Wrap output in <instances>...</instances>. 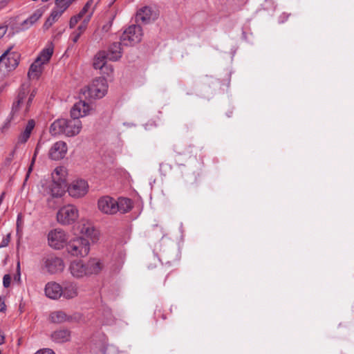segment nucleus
Instances as JSON below:
<instances>
[{"instance_id":"obj_1","label":"nucleus","mask_w":354,"mask_h":354,"mask_svg":"<svg viewBox=\"0 0 354 354\" xmlns=\"http://www.w3.org/2000/svg\"><path fill=\"white\" fill-rule=\"evenodd\" d=\"M104 268V263L98 258H90L87 261L73 260L71 262L68 270L75 279L89 277L99 274Z\"/></svg>"},{"instance_id":"obj_2","label":"nucleus","mask_w":354,"mask_h":354,"mask_svg":"<svg viewBox=\"0 0 354 354\" xmlns=\"http://www.w3.org/2000/svg\"><path fill=\"white\" fill-rule=\"evenodd\" d=\"M92 109L90 105L84 101L76 102L71 110V116L72 119H66L65 136L73 137L80 132L82 125L80 118L84 117L91 113Z\"/></svg>"},{"instance_id":"obj_3","label":"nucleus","mask_w":354,"mask_h":354,"mask_svg":"<svg viewBox=\"0 0 354 354\" xmlns=\"http://www.w3.org/2000/svg\"><path fill=\"white\" fill-rule=\"evenodd\" d=\"M37 94V89L30 88L28 83H24L21 84L17 97L16 101L13 102L12 110L10 113V120L14 117L15 114L19 111V107L24 104L26 105V111H28L34 97Z\"/></svg>"},{"instance_id":"obj_4","label":"nucleus","mask_w":354,"mask_h":354,"mask_svg":"<svg viewBox=\"0 0 354 354\" xmlns=\"http://www.w3.org/2000/svg\"><path fill=\"white\" fill-rule=\"evenodd\" d=\"M53 53L51 46L45 48L41 50L35 62L30 65L28 76L30 79L37 80L42 73L44 64L48 62Z\"/></svg>"},{"instance_id":"obj_5","label":"nucleus","mask_w":354,"mask_h":354,"mask_svg":"<svg viewBox=\"0 0 354 354\" xmlns=\"http://www.w3.org/2000/svg\"><path fill=\"white\" fill-rule=\"evenodd\" d=\"M67 253L74 257H84L90 252V243L83 237H76L70 240L66 246Z\"/></svg>"},{"instance_id":"obj_6","label":"nucleus","mask_w":354,"mask_h":354,"mask_svg":"<svg viewBox=\"0 0 354 354\" xmlns=\"http://www.w3.org/2000/svg\"><path fill=\"white\" fill-rule=\"evenodd\" d=\"M108 84L106 79L99 77L93 80L82 92L86 97L100 99L103 97L107 93Z\"/></svg>"},{"instance_id":"obj_7","label":"nucleus","mask_w":354,"mask_h":354,"mask_svg":"<svg viewBox=\"0 0 354 354\" xmlns=\"http://www.w3.org/2000/svg\"><path fill=\"white\" fill-rule=\"evenodd\" d=\"M79 217L77 207L72 204L62 207L57 213V221L63 225L73 224Z\"/></svg>"},{"instance_id":"obj_8","label":"nucleus","mask_w":354,"mask_h":354,"mask_svg":"<svg viewBox=\"0 0 354 354\" xmlns=\"http://www.w3.org/2000/svg\"><path fill=\"white\" fill-rule=\"evenodd\" d=\"M143 36L142 28L140 25H131L126 29L120 37L124 46H134L142 40Z\"/></svg>"},{"instance_id":"obj_9","label":"nucleus","mask_w":354,"mask_h":354,"mask_svg":"<svg viewBox=\"0 0 354 354\" xmlns=\"http://www.w3.org/2000/svg\"><path fill=\"white\" fill-rule=\"evenodd\" d=\"M68 234L62 229H54L48 234V245L55 250H61L68 243Z\"/></svg>"},{"instance_id":"obj_10","label":"nucleus","mask_w":354,"mask_h":354,"mask_svg":"<svg viewBox=\"0 0 354 354\" xmlns=\"http://www.w3.org/2000/svg\"><path fill=\"white\" fill-rule=\"evenodd\" d=\"M66 186V182L52 180L42 186L43 194L52 198H60L65 193Z\"/></svg>"},{"instance_id":"obj_11","label":"nucleus","mask_w":354,"mask_h":354,"mask_svg":"<svg viewBox=\"0 0 354 354\" xmlns=\"http://www.w3.org/2000/svg\"><path fill=\"white\" fill-rule=\"evenodd\" d=\"M43 263L44 268L51 274L62 272L65 268L62 258L57 257L55 254H49L44 257Z\"/></svg>"},{"instance_id":"obj_12","label":"nucleus","mask_w":354,"mask_h":354,"mask_svg":"<svg viewBox=\"0 0 354 354\" xmlns=\"http://www.w3.org/2000/svg\"><path fill=\"white\" fill-rule=\"evenodd\" d=\"M20 55L8 48L0 56V66H4L7 71L14 70L19 63Z\"/></svg>"},{"instance_id":"obj_13","label":"nucleus","mask_w":354,"mask_h":354,"mask_svg":"<svg viewBox=\"0 0 354 354\" xmlns=\"http://www.w3.org/2000/svg\"><path fill=\"white\" fill-rule=\"evenodd\" d=\"M68 194L73 198H81L85 196L88 190V185L84 180L73 181L68 187Z\"/></svg>"},{"instance_id":"obj_14","label":"nucleus","mask_w":354,"mask_h":354,"mask_svg":"<svg viewBox=\"0 0 354 354\" xmlns=\"http://www.w3.org/2000/svg\"><path fill=\"white\" fill-rule=\"evenodd\" d=\"M115 205H117L116 200L109 196H102L97 201L99 210L106 214H115L118 212Z\"/></svg>"},{"instance_id":"obj_15","label":"nucleus","mask_w":354,"mask_h":354,"mask_svg":"<svg viewBox=\"0 0 354 354\" xmlns=\"http://www.w3.org/2000/svg\"><path fill=\"white\" fill-rule=\"evenodd\" d=\"M67 145L64 141H57L53 145L48 153V156L54 160L63 159L67 153Z\"/></svg>"},{"instance_id":"obj_16","label":"nucleus","mask_w":354,"mask_h":354,"mask_svg":"<svg viewBox=\"0 0 354 354\" xmlns=\"http://www.w3.org/2000/svg\"><path fill=\"white\" fill-rule=\"evenodd\" d=\"M107 59L106 51H100L94 57L93 63V67L95 69L101 70L102 73H106L109 75V72L106 71L109 70L110 72H112L113 68L111 65L106 64Z\"/></svg>"},{"instance_id":"obj_17","label":"nucleus","mask_w":354,"mask_h":354,"mask_svg":"<svg viewBox=\"0 0 354 354\" xmlns=\"http://www.w3.org/2000/svg\"><path fill=\"white\" fill-rule=\"evenodd\" d=\"M44 291L46 297L52 299H59L63 293L62 286L55 281L47 283Z\"/></svg>"},{"instance_id":"obj_18","label":"nucleus","mask_w":354,"mask_h":354,"mask_svg":"<svg viewBox=\"0 0 354 354\" xmlns=\"http://www.w3.org/2000/svg\"><path fill=\"white\" fill-rule=\"evenodd\" d=\"M96 8V3L93 0H88L80 12L77 14L82 19V22L88 24Z\"/></svg>"},{"instance_id":"obj_19","label":"nucleus","mask_w":354,"mask_h":354,"mask_svg":"<svg viewBox=\"0 0 354 354\" xmlns=\"http://www.w3.org/2000/svg\"><path fill=\"white\" fill-rule=\"evenodd\" d=\"M123 45L122 41L114 42L109 48L106 53V58L111 61H117L121 57L122 54L121 46Z\"/></svg>"},{"instance_id":"obj_20","label":"nucleus","mask_w":354,"mask_h":354,"mask_svg":"<svg viewBox=\"0 0 354 354\" xmlns=\"http://www.w3.org/2000/svg\"><path fill=\"white\" fill-rule=\"evenodd\" d=\"M43 15L41 9L35 10L28 19L23 21L19 27L20 30H26L32 26Z\"/></svg>"},{"instance_id":"obj_21","label":"nucleus","mask_w":354,"mask_h":354,"mask_svg":"<svg viewBox=\"0 0 354 354\" xmlns=\"http://www.w3.org/2000/svg\"><path fill=\"white\" fill-rule=\"evenodd\" d=\"M71 339V331L68 329H60L54 331L51 334V339L57 344H62L69 341Z\"/></svg>"},{"instance_id":"obj_22","label":"nucleus","mask_w":354,"mask_h":354,"mask_svg":"<svg viewBox=\"0 0 354 354\" xmlns=\"http://www.w3.org/2000/svg\"><path fill=\"white\" fill-rule=\"evenodd\" d=\"M66 124V119L61 118L55 120L50 126V133L53 136L61 134L65 135L64 127Z\"/></svg>"},{"instance_id":"obj_23","label":"nucleus","mask_w":354,"mask_h":354,"mask_svg":"<svg viewBox=\"0 0 354 354\" xmlns=\"http://www.w3.org/2000/svg\"><path fill=\"white\" fill-rule=\"evenodd\" d=\"M80 233L90 238L93 242L97 240L98 232L88 222L83 223L80 226Z\"/></svg>"},{"instance_id":"obj_24","label":"nucleus","mask_w":354,"mask_h":354,"mask_svg":"<svg viewBox=\"0 0 354 354\" xmlns=\"http://www.w3.org/2000/svg\"><path fill=\"white\" fill-rule=\"evenodd\" d=\"M62 295L66 299H73L77 296V286L74 282H65L62 287Z\"/></svg>"},{"instance_id":"obj_25","label":"nucleus","mask_w":354,"mask_h":354,"mask_svg":"<svg viewBox=\"0 0 354 354\" xmlns=\"http://www.w3.org/2000/svg\"><path fill=\"white\" fill-rule=\"evenodd\" d=\"M151 9L148 6H145L137 11L136 21L137 23L147 24L151 18Z\"/></svg>"},{"instance_id":"obj_26","label":"nucleus","mask_w":354,"mask_h":354,"mask_svg":"<svg viewBox=\"0 0 354 354\" xmlns=\"http://www.w3.org/2000/svg\"><path fill=\"white\" fill-rule=\"evenodd\" d=\"M35 126V122L33 120H30L27 122L24 130L20 133L18 137V142L19 143H25L29 139L30 134L34 129Z\"/></svg>"},{"instance_id":"obj_27","label":"nucleus","mask_w":354,"mask_h":354,"mask_svg":"<svg viewBox=\"0 0 354 354\" xmlns=\"http://www.w3.org/2000/svg\"><path fill=\"white\" fill-rule=\"evenodd\" d=\"M115 208L118 209V212L121 214H125L129 212L132 207V202L129 198H119L116 200Z\"/></svg>"},{"instance_id":"obj_28","label":"nucleus","mask_w":354,"mask_h":354,"mask_svg":"<svg viewBox=\"0 0 354 354\" xmlns=\"http://www.w3.org/2000/svg\"><path fill=\"white\" fill-rule=\"evenodd\" d=\"M50 319L53 323H62L66 321H69V317L66 314L61 310L53 312L50 315Z\"/></svg>"},{"instance_id":"obj_29","label":"nucleus","mask_w":354,"mask_h":354,"mask_svg":"<svg viewBox=\"0 0 354 354\" xmlns=\"http://www.w3.org/2000/svg\"><path fill=\"white\" fill-rule=\"evenodd\" d=\"M66 169L64 167H57L55 169L53 172L52 173V180H62L66 182Z\"/></svg>"},{"instance_id":"obj_30","label":"nucleus","mask_w":354,"mask_h":354,"mask_svg":"<svg viewBox=\"0 0 354 354\" xmlns=\"http://www.w3.org/2000/svg\"><path fill=\"white\" fill-rule=\"evenodd\" d=\"M88 26L87 23L82 22V24L77 27V30L71 34V39L74 43H76L81 35L85 31Z\"/></svg>"},{"instance_id":"obj_31","label":"nucleus","mask_w":354,"mask_h":354,"mask_svg":"<svg viewBox=\"0 0 354 354\" xmlns=\"http://www.w3.org/2000/svg\"><path fill=\"white\" fill-rule=\"evenodd\" d=\"M72 1L73 0H56L55 5L57 8L65 11L69 7Z\"/></svg>"},{"instance_id":"obj_32","label":"nucleus","mask_w":354,"mask_h":354,"mask_svg":"<svg viewBox=\"0 0 354 354\" xmlns=\"http://www.w3.org/2000/svg\"><path fill=\"white\" fill-rule=\"evenodd\" d=\"M39 151H37V149H35V153H34V155H33V157L32 158V160H31V162H30V165L28 167V171H27V174L26 175V178H25V181H26L28 180V178H29V176L30 174V173L32 172V169H33V165L35 164V160H36V157H37V155Z\"/></svg>"},{"instance_id":"obj_33","label":"nucleus","mask_w":354,"mask_h":354,"mask_svg":"<svg viewBox=\"0 0 354 354\" xmlns=\"http://www.w3.org/2000/svg\"><path fill=\"white\" fill-rule=\"evenodd\" d=\"M64 10L57 8L56 9H53L50 15V17L53 18L55 21H57L63 14Z\"/></svg>"},{"instance_id":"obj_34","label":"nucleus","mask_w":354,"mask_h":354,"mask_svg":"<svg viewBox=\"0 0 354 354\" xmlns=\"http://www.w3.org/2000/svg\"><path fill=\"white\" fill-rule=\"evenodd\" d=\"M82 18L77 14L73 16L69 21V27L73 28Z\"/></svg>"},{"instance_id":"obj_35","label":"nucleus","mask_w":354,"mask_h":354,"mask_svg":"<svg viewBox=\"0 0 354 354\" xmlns=\"http://www.w3.org/2000/svg\"><path fill=\"white\" fill-rule=\"evenodd\" d=\"M56 21L51 17H48L43 25L44 30H48Z\"/></svg>"},{"instance_id":"obj_36","label":"nucleus","mask_w":354,"mask_h":354,"mask_svg":"<svg viewBox=\"0 0 354 354\" xmlns=\"http://www.w3.org/2000/svg\"><path fill=\"white\" fill-rule=\"evenodd\" d=\"M107 315V317L105 320L103 321V324L105 325H111L113 323V319L112 318V315L109 310L106 311L105 313Z\"/></svg>"},{"instance_id":"obj_37","label":"nucleus","mask_w":354,"mask_h":354,"mask_svg":"<svg viewBox=\"0 0 354 354\" xmlns=\"http://www.w3.org/2000/svg\"><path fill=\"white\" fill-rule=\"evenodd\" d=\"M10 241V234H8L6 235V237H4L2 239V241H1V242L0 243V248H2L8 246Z\"/></svg>"},{"instance_id":"obj_38","label":"nucleus","mask_w":354,"mask_h":354,"mask_svg":"<svg viewBox=\"0 0 354 354\" xmlns=\"http://www.w3.org/2000/svg\"><path fill=\"white\" fill-rule=\"evenodd\" d=\"M11 277L10 274H5L3 278V284L5 288H8L10 285Z\"/></svg>"},{"instance_id":"obj_39","label":"nucleus","mask_w":354,"mask_h":354,"mask_svg":"<svg viewBox=\"0 0 354 354\" xmlns=\"http://www.w3.org/2000/svg\"><path fill=\"white\" fill-rule=\"evenodd\" d=\"M35 354H55V352L50 348L41 349L37 351Z\"/></svg>"},{"instance_id":"obj_40","label":"nucleus","mask_w":354,"mask_h":354,"mask_svg":"<svg viewBox=\"0 0 354 354\" xmlns=\"http://www.w3.org/2000/svg\"><path fill=\"white\" fill-rule=\"evenodd\" d=\"M6 310V306L4 302V299L0 297V312L4 313Z\"/></svg>"},{"instance_id":"obj_41","label":"nucleus","mask_w":354,"mask_h":354,"mask_svg":"<svg viewBox=\"0 0 354 354\" xmlns=\"http://www.w3.org/2000/svg\"><path fill=\"white\" fill-rule=\"evenodd\" d=\"M8 30L7 26H0V39L4 36Z\"/></svg>"},{"instance_id":"obj_42","label":"nucleus","mask_w":354,"mask_h":354,"mask_svg":"<svg viewBox=\"0 0 354 354\" xmlns=\"http://www.w3.org/2000/svg\"><path fill=\"white\" fill-rule=\"evenodd\" d=\"M10 0H0V10L4 8Z\"/></svg>"},{"instance_id":"obj_43","label":"nucleus","mask_w":354,"mask_h":354,"mask_svg":"<svg viewBox=\"0 0 354 354\" xmlns=\"http://www.w3.org/2000/svg\"><path fill=\"white\" fill-rule=\"evenodd\" d=\"M5 335L2 331H0V345H2L4 343Z\"/></svg>"},{"instance_id":"obj_44","label":"nucleus","mask_w":354,"mask_h":354,"mask_svg":"<svg viewBox=\"0 0 354 354\" xmlns=\"http://www.w3.org/2000/svg\"><path fill=\"white\" fill-rule=\"evenodd\" d=\"M39 148H40V142H38V144H37V146H36L35 149H37V151H39Z\"/></svg>"},{"instance_id":"obj_45","label":"nucleus","mask_w":354,"mask_h":354,"mask_svg":"<svg viewBox=\"0 0 354 354\" xmlns=\"http://www.w3.org/2000/svg\"><path fill=\"white\" fill-rule=\"evenodd\" d=\"M17 268H18V269H19V263H18V264H17Z\"/></svg>"},{"instance_id":"obj_46","label":"nucleus","mask_w":354,"mask_h":354,"mask_svg":"<svg viewBox=\"0 0 354 354\" xmlns=\"http://www.w3.org/2000/svg\"><path fill=\"white\" fill-rule=\"evenodd\" d=\"M48 1V0H44V2H46V1Z\"/></svg>"},{"instance_id":"obj_47","label":"nucleus","mask_w":354,"mask_h":354,"mask_svg":"<svg viewBox=\"0 0 354 354\" xmlns=\"http://www.w3.org/2000/svg\"><path fill=\"white\" fill-rule=\"evenodd\" d=\"M0 354H1V351L0 350Z\"/></svg>"}]
</instances>
